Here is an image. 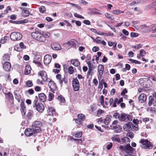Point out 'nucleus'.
Listing matches in <instances>:
<instances>
[{
	"label": "nucleus",
	"instance_id": "nucleus-57",
	"mask_svg": "<svg viewBox=\"0 0 156 156\" xmlns=\"http://www.w3.org/2000/svg\"><path fill=\"white\" fill-rule=\"evenodd\" d=\"M127 92V90L126 88L124 89L122 91L121 93V95L122 96H123Z\"/></svg>",
	"mask_w": 156,
	"mask_h": 156
},
{
	"label": "nucleus",
	"instance_id": "nucleus-44",
	"mask_svg": "<svg viewBox=\"0 0 156 156\" xmlns=\"http://www.w3.org/2000/svg\"><path fill=\"white\" fill-rule=\"evenodd\" d=\"M146 53V52L144 50L142 49L140 51L139 54L141 56V57H143L145 55Z\"/></svg>",
	"mask_w": 156,
	"mask_h": 156
},
{
	"label": "nucleus",
	"instance_id": "nucleus-53",
	"mask_svg": "<svg viewBox=\"0 0 156 156\" xmlns=\"http://www.w3.org/2000/svg\"><path fill=\"white\" fill-rule=\"evenodd\" d=\"M103 81V80L102 79L101 80V82H99V85L98 86V88L101 89V90L102 88H103V84H102V81Z\"/></svg>",
	"mask_w": 156,
	"mask_h": 156
},
{
	"label": "nucleus",
	"instance_id": "nucleus-15",
	"mask_svg": "<svg viewBox=\"0 0 156 156\" xmlns=\"http://www.w3.org/2000/svg\"><path fill=\"white\" fill-rule=\"evenodd\" d=\"M146 95L144 94H141L138 97V100L140 103H143L146 101Z\"/></svg>",
	"mask_w": 156,
	"mask_h": 156
},
{
	"label": "nucleus",
	"instance_id": "nucleus-28",
	"mask_svg": "<svg viewBox=\"0 0 156 156\" xmlns=\"http://www.w3.org/2000/svg\"><path fill=\"white\" fill-rule=\"evenodd\" d=\"M5 94L6 98L8 99L11 100L13 98L12 94L10 92L7 93H5Z\"/></svg>",
	"mask_w": 156,
	"mask_h": 156
},
{
	"label": "nucleus",
	"instance_id": "nucleus-37",
	"mask_svg": "<svg viewBox=\"0 0 156 156\" xmlns=\"http://www.w3.org/2000/svg\"><path fill=\"white\" fill-rule=\"evenodd\" d=\"M74 68L72 66H70L68 69V72L70 74H72L74 72Z\"/></svg>",
	"mask_w": 156,
	"mask_h": 156
},
{
	"label": "nucleus",
	"instance_id": "nucleus-18",
	"mask_svg": "<svg viewBox=\"0 0 156 156\" xmlns=\"http://www.w3.org/2000/svg\"><path fill=\"white\" fill-rule=\"evenodd\" d=\"M52 48L54 50H59L62 49L60 45L57 43H53L51 44Z\"/></svg>",
	"mask_w": 156,
	"mask_h": 156
},
{
	"label": "nucleus",
	"instance_id": "nucleus-46",
	"mask_svg": "<svg viewBox=\"0 0 156 156\" xmlns=\"http://www.w3.org/2000/svg\"><path fill=\"white\" fill-rule=\"evenodd\" d=\"M15 97L16 99H17L18 102L20 101V96L16 93H14Z\"/></svg>",
	"mask_w": 156,
	"mask_h": 156
},
{
	"label": "nucleus",
	"instance_id": "nucleus-2",
	"mask_svg": "<svg viewBox=\"0 0 156 156\" xmlns=\"http://www.w3.org/2000/svg\"><path fill=\"white\" fill-rule=\"evenodd\" d=\"M119 148L121 151H125L127 154H134L136 152L135 149L132 147L129 144H128L125 146L120 145L119 147Z\"/></svg>",
	"mask_w": 156,
	"mask_h": 156
},
{
	"label": "nucleus",
	"instance_id": "nucleus-4",
	"mask_svg": "<svg viewBox=\"0 0 156 156\" xmlns=\"http://www.w3.org/2000/svg\"><path fill=\"white\" fill-rule=\"evenodd\" d=\"M33 107L39 112H41L44 109V106L42 103H39L37 100H34L33 102Z\"/></svg>",
	"mask_w": 156,
	"mask_h": 156
},
{
	"label": "nucleus",
	"instance_id": "nucleus-36",
	"mask_svg": "<svg viewBox=\"0 0 156 156\" xmlns=\"http://www.w3.org/2000/svg\"><path fill=\"white\" fill-rule=\"evenodd\" d=\"M58 100H59L62 103L65 102V99L62 95L59 96L58 97Z\"/></svg>",
	"mask_w": 156,
	"mask_h": 156
},
{
	"label": "nucleus",
	"instance_id": "nucleus-7",
	"mask_svg": "<svg viewBox=\"0 0 156 156\" xmlns=\"http://www.w3.org/2000/svg\"><path fill=\"white\" fill-rule=\"evenodd\" d=\"M72 86L75 91H78L79 90V82L77 78L73 79L72 81Z\"/></svg>",
	"mask_w": 156,
	"mask_h": 156
},
{
	"label": "nucleus",
	"instance_id": "nucleus-30",
	"mask_svg": "<svg viewBox=\"0 0 156 156\" xmlns=\"http://www.w3.org/2000/svg\"><path fill=\"white\" fill-rule=\"evenodd\" d=\"M77 117L78 119H80L81 121L84 120L85 118V115L83 114H78L77 115Z\"/></svg>",
	"mask_w": 156,
	"mask_h": 156
},
{
	"label": "nucleus",
	"instance_id": "nucleus-23",
	"mask_svg": "<svg viewBox=\"0 0 156 156\" xmlns=\"http://www.w3.org/2000/svg\"><path fill=\"white\" fill-rule=\"evenodd\" d=\"M71 62L72 64L76 66H78L80 65V62H79L78 60L76 59H74L72 60L71 61Z\"/></svg>",
	"mask_w": 156,
	"mask_h": 156
},
{
	"label": "nucleus",
	"instance_id": "nucleus-27",
	"mask_svg": "<svg viewBox=\"0 0 156 156\" xmlns=\"http://www.w3.org/2000/svg\"><path fill=\"white\" fill-rule=\"evenodd\" d=\"M54 98V95L52 92H49L48 96V100L51 101L53 100Z\"/></svg>",
	"mask_w": 156,
	"mask_h": 156
},
{
	"label": "nucleus",
	"instance_id": "nucleus-9",
	"mask_svg": "<svg viewBox=\"0 0 156 156\" xmlns=\"http://www.w3.org/2000/svg\"><path fill=\"white\" fill-rule=\"evenodd\" d=\"M104 69V67L103 65L101 64H100L98 65V72H99V74L98 75V78L99 80L102 78Z\"/></svg>",
	"mask_w": 156,
	"mask_h": 156
},
{
	"label": "nucleus",
	"instance_id": "nucleus-11",
	"mask_svg": "<svg viewBox=\"0 0 156 156\" xmlns=\"http://www.w3.org/2000/svg\"><path fill=\"white\" fill-rule=\"evenodd\" d=\"M48 86L51 89V91L53 93H55L54 91L56 88V86L55 82L51 80H50L48 83Z\"/></svg>",
	"mask_w": 156,
	"mask_h": 156
},
{
	"label": "nucleus",
	"instance_id": "nucleus-50",
	"mask_svg": "<svg viewBox=\"0 0 156 156\" xmlns=\"http://www.w3.org/2000/svg\"><path fill=\"white\" fill-rule=\"evenodd\" d=\"M134 134L133 132H129L127 133V136L130 138H133L134 136Z\"/></svg>",
	"mask_w": 156,
	"mask_h": 156
},
{
	"label": "nucleus",
	"instance_id": "nucleus-56",
	"mask_svg": "<svg viewBox=\"0 0 156 156\" xmlns=\"http://www.w3.org/2000/svg\"><path fill=\"white\" fill-rule=\"evenodd\" d=\"M26 108H21V111L22 112V115H25V114L26 113Z\"/></svg>",
	"mask_w": 156,
	"mask_h": 156
},
{
	"label": "nucleus",
	"instance_id": "nucleus-52",
	"mask_svg": "<svg viewBox=\"0 0 156 156\" xmlns=\"http://www.w3.org/2000/svg\"><path fill=\"white\" fill-rule=\"evenodd\" d=\"M74 16L75 17L78 18H81V19H84V17H83V16H82L81 15H80L79 14H78L77 13H75L74 14Z\"/></svg>",
	"mask_w": 156,
	"mask_h": 156
},
{
	"label": "nucleus",
	"instance_id": "nucleus-55",
	"mask_svg": "<svg viewBox=\"0 0 156 156\" xmlns=\"http://www.w3.org/2000/svg\"><path fill=\"white\" fill-rule=\"evenodd\" d=\"M74 120L77 124H78L79 125H81L82 124V122L80 119H75Z\"/></svg>",
	"mask_w": 156,
	"mask_h": 156
},
{
	"label": "nucleus",
	"instance_id": "nucleus-63",
	"mask_svg": "<svg viewBox=\"0 0 156 156\" xmlns=\"http://www.w3.org/2000/svg\"><path fill=\"white\" fill-rule=\"evenodd\" d=\"M33 62L35 64L39 66H41V63L38 61H37V60H34L33 61Z\"/></svg>",
	"mask_w": 156,
	"mask_h": 156
},
{
	"label": "nucleus",
	"instance_id": "nucleus-49",
	"mask_svg": "<svg viewBox=\"0 0 156 156\" xmlns=\"http://www.w3.org/2000/svg\"><path fill=\"white\" fill-rule=\"evenodd\" d=\"M67 43L68 45H71L73 46H75L76 45V43L73 41H68Z\"/></svg>",
	"mask_w": 156,
	"mask_h": 156
},
{
	"label": "nucleus",
	"instance_id": "nucleus-51",
	"mask_svg": "<svg viewBox=\"0 0 156 156\" xmlns=\"http://www.w3.org/2000/svg\"><path fill=\"white\" fill-rule=\"evenodd\" d=\"M138 33H136L131 32L130 34V36L132 37H135L138 36Z\"/></svg>",
	"mask_w": 156,
	"mask_h": 156
},
{
	"label": "nucleus",
	"instance_id": "nucleus-35",
	"mask_svg": "<svg viewBox=\"0 0 156 156\" xmlns=\"http://www.w3.org/2000/svg\"><path fill=\"white\" fill-rule=\"evenodd\" d=\"M120 114H119V113L117 112H115L114 113L113 115V117L115 119H118L119 120V119L120 117Z\"/></svg>",
	"mask_w": 156,
	"mask_h": 156
},
{
	"label": "nucleus",
	"instance_id": "nucleus-32",
	"mask_svg": "<svg viewBox=\"0 0 156 156\" xmlns=\"http://www.w3.org/2000/svg\"><path fill=\"white\" fill-rule=\"evenodd\" d=\"M143 46V45L139 44H136V45L135 46H132V47L133 48H136L137 50H138L140 49V48H141L142 46Z\"/></svg>",
	"mask_w": 156,
	"mask_h": 156
},
{
	"label": "nucleus",
	"instance_id": "nucleus-42",
	"mask_svg": "<svg viewBox=\"0 0 156 156\" xmlns=\"http://www.w3.org/2000/svg\"><path fill=\"white\" fill-rule=\"evenodd\" d=\"M82 133L81 132L76 133L74 135V136L76 138H80L82 136Z\"/></svg>",
	"mask_w": 156,
	"mask_h": 156
},
{
	"label": "nucleus",
	"instance_id": "nucleus-43",
	"mask_svg": "<svg viewBox=\"0 0 156 156\" xmlns=\"http://www.w3.org/2000/svg\"><path fill=\"white\" fill-rule=\"evenodd\" d=\"M10 56L8 54H5L3 56V59L4 60H9Z\"/></svg>",
	"mask_w": 156,
	"mask_h": 156
},
{
	"label": "nucleus",
	"instance_id": "nucleus-29",
	"mask_svg": "<svg viewBox=\"0 0 156 156\" xmlns=\"http://www.w3.org/2000/svg\"><path fill=\"white\" fill-rule=\"evenodd\" d=\"M87 64L88 65L89 69L94 70V69L95 68L93 64H91V62H87Z\"/></svg>",
	"mask_w": 156,
	"mask_h": 156
},
{
	"label": "nucleus",
	"instance_id": "nucleus-38",
	"mask_svg": "<svg viewBox=\"0 0 156 156\" xmlns=\"http://www.w3.org/2000/svg\"><path fill=\"white\" fill-rule=\"evenodd\" d=\"M126 121H131L132 120L133 117L131 115L129 114H126Z\"/></svg>",
	"mask_w": 156,
	"mask_h": 156
},
{
	"label": "nucleus",
	"instance_id": "nucleus-62",
	"mask_svg": "<svg viewBox=\"0 0 156 156\" xmlns=\"http://www.w3.org/2000/svg\"><path fill=\"white\" fill-rule=\"evenodd\" d=\"M92 50L94 52L98 51L99 50V48L97 46H94Z\"/></svg>",
	"mask_w": 156,
	"mask_h": 156
},
{
	"label": "nucleus",
	"instance_id": "nucleus-64",
	"mask_svg": "<svg viewBox=\"0 0 156 156\" xmlns=\"http://www.w3.org/2000/svg\"><path fill=\"white\" fill-rule=\"evenodd\" d=\"M83 23L86 25H89L90 24V22L89 20H85L83 21Z\"/></svg>",
	"mask_w": 156,
	"mask_h": 156
},
{
	"label": "nucleus",
	"instance_id": "nucleus-47",
	"mask_svg": "<svg viewBox=\"0 0 156 156\" xmlns=\"http://www.w3.org/2000/svg\"><path fill=\"white\" fill-rule=\"evenodd\" d=\"M105 16L108 17V19L113 20L114 17L113 16H111V15L108 13H106L105 14Z\"/></svg>",
	"mask_w": 156,
	"mask_h": 156
},
{
	"label": "nucleus",
	"instance_id": "nucleus-24",
	"mask_svg": "<svg viewBox=\"0 0 156 156\" xmlns=\"http://www.w3.org/2000/svg\"><path fill=\"white\" fill-rule=\"evenodd\" d=\"M112 139L113 141H116L118 142H121V140L119 137V136L117 135H114L112 137Z\"/></svg>",
	"mask_w": 156,
	"mask_h": 156
},
{
	"label": "nucleus",
	"instance_id": "nucleus-33",
	"mask_svg": "<svg viewBox=\"0 0 156 156\" xmlns=\"http://www.w3.org/2000/svg\"><path fill=\"white\" fill-rule=\"evenodd\" d=\"M130 68V66L128 64H126L125 65V68H124L122 69V71L124 72H126V70H129Z\"/></svg>",
	"mask_w": 156,
	"mask_h": 156
},
{
	"label": "nucleus",
	"instance_id": "nucleus-16",
	"mask_svg": "<svg viewBox=\"0 0 156 156\" xmlns=\"http://www.w3.org/2000/svg\"><path fill=\"white\" fill-rule=\"evenodd\" d=\"M4 69L6 71L8 72L10 70L11 68V64L9 62H5L3 65Z\"/></svg>",
	"mask_w": 156,
	"mask_h": 156
},
{
	"label": "nucleus",
	"instance_id": "nucleus-22",
	"mask_svg": "<svg viewBox=\"0 0 156 156\" xmlns=\"http://www.w3.org/2000/svg\"><path fill=\"white\" fill-rule=\"evenodd\" d=\"M31 69V67L29 65H27L26 66L24 73L26 75H28L30 73Z\"/></svg>",
	"mask_w": 156,
	"mask_h": 156
},
{
	"label": "nucleus",
	"instance_id": "nucleus-13",
	"mask_svg": "<svg viewBox=\"0 0 156 156\" xmlns=\"http://www.w3.org/2000/svg\"><path fill=\"white\" fill-rule=\"evenodd\" d=\"M149 101L148 105L149 106L152 105H156V98H154L152 96H150L149 98Z\"/></svg>",
	"mask_w": 156,
	"mask_h": 156
},
{
	"label": "nucleus",
	"instance_id": "nucleus-58",
	"mask_svg": "<svg viewBox=\"0 0 156 156\" xmlns=\"http://www.w3.org/2000/svg\"><path fill=\"white\" fill-rule=\"evenodd\" d=\"M104 112V111L102 110L101 109H99L98 110V112H97V114L99 116V115H101L102 113H103Z\"/></svg>",
	"mask_w": 156,
	"mask_h": 156
},
{
	"label": "nucleus",
	"instance_id": "nucleus-60",
	"mask_svg": "<svg viewBox=\"0 0 156 156\" xmlns=\"http://www.w3.org/2000/svg\"><path fill=\"white\" fill-rule=\"evenodd\" d=\"M19 45H20V47L22 48L25 49L26 48V46H25V45H24L23 43L22 42H21L20 44Z\"/></svg>",
	"mask_w": 156,
	"mask_h": 156
},
{
	"label": "nucleus",
	"instance_id": "nucleus-45",
	"mask_svg": "<svg viewBox=\"0 0 156 156\" xmlns=\"http://www.w3.org/2000/svg\"><path fill=\"white\" fill-rule=\"evenodd\" d=\"M100 100L101 102V104L103 106H104V97L103 95H101L100 99Z\"/></svg>",
	"mask_w": 156,
	"mask_h": 156
},
{
	"label": "nucleus",
	"instance_id": "nucleus-8",
	"mask_svg": "<svg viewBox=\"0 0 156 156\" xmlns=\"http://www.w3.org/2000/svg\"><path fill=\"white\" fill-rule=\"evenodd\" d=\"M37 133L32 128H27L25 130V134L28 136H31L34 134Z\"/></svg>",
	"mask_w": 156,
	"mask_h": 156
},
{
	"label": "nucleus",
	"instance_id": "nucleus-25",
	"mask_svg": "<svg viewBox=\"0 0 156 156\" xmlns=\"http://www.w3.org/2000/svg\"><path fill=\"white\" fill-rule=\"evenodd\" d=\"M126 114L125 113H122L120 114L119 120L122 121H126Z\"/></svg>",
	"mask_w": 156,
	"mask_h": 156
},
{
	"label": "nucleus",
	"instance_id": "nucleus-41",
	"mask_svg": "<svg viewBox=\"0 0 156 156\" xmlns=\"http://www.w3.org/2000/svg\"><path fill=\"white\" fill-rule=\"evenodd\" d=\"M23 11H24V16L25 17H27L29 16L30 12L29 11L26 9H23Z\"/></svg>",
	"mask_w": 156,
	"mask_h": 156
},
{
	"label": "nucleus",
	"instance_id": "nucleus-26",
	"mask_svg": "<svg viewBox=\"0 0 156 156\" xmlns=\"http://www.w3.org/2000/svg\"><path fill=\"white\" fill-rule=\"evenodd\" d=\"M60 84L61 86L63 84V83L64 82L65 84H66L67 82V80L66 79V77L64 76L63 78H62V79L59 81Z\"/></svg>",
	"mask_w": 156,
	"mask_h": 156
},
{
	"label": "nucleus",
	"instance_id": "nucleus-59",
	"mask_svg": "<svg viewBox=\"0 0 156 156\" xmlns=\"http://www.w3.org/2000/svg\"><path fill=\"white\" fill-rule=\"evenodd\" d=\"M36 83L37 84H41L42 85H43L44 83L42 80H40L39 79H37L36 81Z\"/></svg>",
	"mask_w": 156,
	"mask_h": 156
},
{
	"label": "nucleus",
	"instance_id": "nucleus-3",
	"mask_svg": "<svg viewBox=\"0 0 156 156\" xmlns=\"http://www.w3.org/2000/svg\"><path fill=\"white\" fill-rule=\"evenodd\" d=\"M139 143L142 144L141 145V147L145 149H149L153 147L152 144L147 139H141L140 140Z\"/></svg>",
	"mask_w": 156,
	"mask_h": 156
},
{
	"label": "nucleus",
	"instance_id": "nucleus-40",
	"mask_svg": "<svg viewBox=\"0 0 156 156\" xmlns=\"http://www.w3.org/2000/svg\"><path fill=\"white\" fill-rule=\"evenodd\" d=\"M26 85L28 87H31L33 85L32 82L30 80L27 81L26 83Z\"/></svg>",
	"mask_w": 156,
	"mask_h": 156
},
{
	"label": "nucleus",
	"instance_id": "nucleus-61",
	"mask_svg": "<svg viewBox=\"0 0 156 156\" xmlns=\"http://www.w3.org/2000/svg\"><path fill=\"white\" fill-rule=\"evenodd\" d=\"M122 32L126 36H128L129 34L128 32L125 29H123Z\"/></svg>",
	"mask_w": 156,
	"mask_h": 156
},
{
	"label": "nucleus",
	"instance_id": "nucleus-34",
	"mask_svg": "<svg viewBox=\"0 0 156 156\" xmlns=\"http://www.w3.org/2000/svg\"><path fill=\"white\" fill-rule=\"evenodd\" d=\"M123 12H121L120 11L118 10H114L112 11V13L114 14L117 15L121 13H123Z\"/></svg>",
	"mask_w": 156,
	"mask_h": 156
},
{
	"label": "nucleus",
	"instance_id": "nucleus-12",
	"mask_svg": "<svg viewBox=\"0 0 156 156\" xmlns=\"http://www.w3.org/2000/svg\"><path fill=\"white\" fill-rule=\"evenodd\" d=\"M51 56L49 55H45L44 58V62L45 65H47L51 62Z\"/></svg>",
	"mask_w": 156,
	"mask_h": 156
},
{
	"label": "nucleus",
	"instance_id": "nucleus-48",
	"mask_svg": "<svg viewBox=\"0 0 156 156\" xmlns=\"http://www.w3.org/2000/svg\"><path fill=\"white\" fill-rule=\"evenodd\" d=\"M110 120L109 118V117H106L105 118V120H104L105 124L106 125H108V124L109 123V122L110 121Z\"/></svg>",
	"mask_w": 156,
	"mask_h": 156
},
{
	"label": "nucleus",
	"instance_id": "nucleus-6",
	"mask_svg": "<svg viewBox=\"0 0 156 156\" xmlns=\"http://www.w3.org/2000/svg\"><path fill=\"white\" fill-rule=\"evenodd\" d=\"M42 126L41 122L36 121L33 122L32 128L37 133H39L41 130V127Z\"/></svg>",
	"mask_w": 156,
	"mask_h": 156
},
{
	"label": "nucleus",
	"instance_id": "nucleus-1",
	"mask_svg": "<svg viewBox=\"0 0 156 156\" xmlns=\"http://www.w3.org/2000/svg\"><path fill=\"white\" fill-rule=\"evenodd\" d=\"M43 33H41V30L37 28H36L34 30V31L31 33V35L32 37L41 42H44L46 40V38L44 36Z\"/></svg>",
	"mask_w": 156,
	"mask_h": 156
},
{
	"label": "nucleus",
	"instance_id": "nucleus-20",
	"mask_svg": "<svg viewBox=\"0 0 156 156\" xmlns=\"http://www.w3.org/2000/svg\"><path fill=\"white\" fill-rule=\"evenodd\" d=\"M47 112L49 115H52L55 113V110L52 107H48Z\"/></svg>",
	"mask_w": 156,
	"mask_h": 156
},
{
	"label": "nucleus",
	"instance_id": "nucleus-39",
	"mask_svg": "<svg viewBox=\"0 0 156 156\" xmlns=\"http://www.w3.org/2000/svg\"><path fill=\"white\" fill-rule=\"evenodd\" d=\"M46 8L44 6H41L39 8L40 12L41 13H43L46 11Z\"/></svg>",
	"mask_w": 156,
	"mask_h": 156
},
{
	"label": "nucleus",
	"instance_id": "nucleus-10",
	"mask_svg": "<svg viewBox=\"0 0 156 156\" xmlns=\"http://www.w3.org/2000/svg\"><path fill=\"white\" fill-rule=\"evenodd\" d=\"M38 75L42 78V79L44 81H48L47 75L46 72L43 71H41L38 73Z\"/></svg>",
	"mask_w": 156,
	"mask_h": 156
},
{
	"label": "nucleus",
	"instance_id": "nucleus-5",
	"mask_svg": "<svg viewBox=\"0 0 156 156\" xmlns=\"http://www.w3.org/2000/svg\"><path fill=\"white\" fill-rule=\"evenodd\" d=\"M10 37L12 40L15 41L20 40L22 37V35L19 32H13L10 34Z\"/></svg>",
	"mask_w": 156,
	"mask_h": 156
},
{
	"label": "nucleus",
	"instance_id": "nucleus-21",
	"mask_svg": "<svg viewBox=\"0 0 156 156\" xmlns=\"http://www.w3.org/2000/svg\"><path fill=\"white\" fill-rule=\"evenodd\" d=\"M112 129L115 130V132L116 133H118L121 131L122 128L119 125H116L114 126L113 127Z\"/></svg>",
	"mask_w": 156,
	"mask_h": 156
},
{
	"label": "nucleus",
	"instance_id": "nucleus-54",
	"mask_svg": "<svg viewBox=\"0 0 156 156\" xmlns=\"http://www.w3.org/2000/svg\"><path fill=\"white\" fill-rule=\"evenodd\" d=\"M112 143H109L107 146V148L108 150H110L112 147Z\"/></svg>",
	"mask_w": 156,
	"mask_h": 156
},
{
	"label": "nucleus",
	"instance_id": "nucleus-14",
	"mask_svg": "<svg viewBox=\"0 0 156 156\" xmlns=\"http://www.w3.org/2000/svg\"><path fill=\"white\" fill-rule=\"evenodd\" d=\"M133 125L132 122H129L128 123L125 124L123 126L124 129L126 131H130L132 129L131 126Z\"/></svg>",
	"mask_w": 156,
	"mask_h": 156
},
{
	"label": "nucleus",
	"instance_id": "nucleus-17",
	"mask_svg": "<svg viewBox=\"0 0 156 156\" xmlns=\"http://www.w3.org/2000/svg\"><path fill=\"white\" fill-rule=\"evenodd\" d=\"M94 41L97 43H99L105 45L106 43L104 40H102L100 37H96V39L94 40Z\"/></svg>",
	"mask_w": 156,
	"mask_h": 156
},
{
	"label": "nucleus",
	"instance_id": "nucleus-19",
	"mask_svg": "<svg viewBox=\"0 0 156 156\" xmlns=\"http://www.w3.org/2000/svg\"><path fill=\"white\" fill-rule=\"evenodd\" d=\"M38 96L39 99L41 101L44 102L46 101L47 97L44 93H41L39 94Z\"/></svg>",
	"mask_w": 156,
	"mask_h": 156
},
{
	"label": "nucleus",
	"instance_id": "nucleus-31",
	"mask_svg": "<svg viewBox=\"0 0 156 156\" xmlns=\"http://www.w3.org/2000/svg\"><path fill=\"white\" fill-rule=\"evenodd\" d=\"M129 140L130 139L129 138L125 137L121 139V142L124 143L126 142H129Z\"/></svg>",
	"mask_w": 156,
	"mask_h": 156
}]
</instances>
